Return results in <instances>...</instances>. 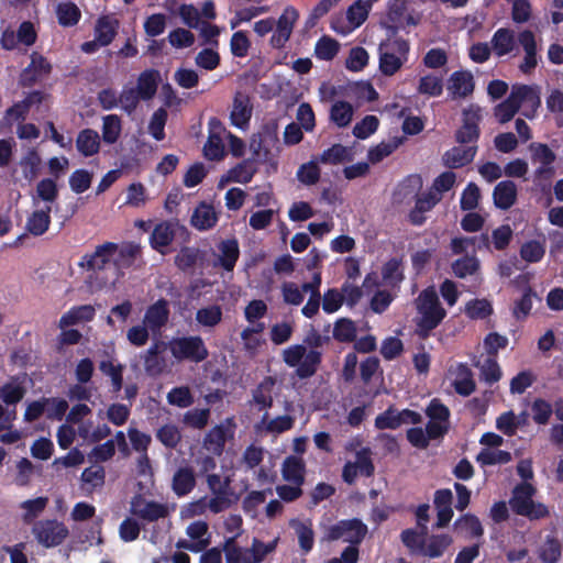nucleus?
I'll use <instances>...</instances> for the list:
<instances>
[{"label":"nucleus","instance_id":"obj_7","mask_svg":"<svg viewBox=\"0 0 563 563\" xmlns=\"http://www.w3.org/2000/svg\"><path fill=\"white\" fill-rule=\"evenodd\" d=\"M36 541L45 548H55L68 537V528L56 519L40 520L33 525Z\"/></svg>","mask_w":563,"mask_h":563},{"label":"nucleus","instance_id":"obj_63","mask_svg":"<svg viewBox=\"0 0 563 563\" xmlns=\"http://www.w3.org/2000/svg\"><path fill=\"white\" fill-rule=\"evenodd\" d=\"M156 438L167 449H175L181 440V434L175 424H164L157 430Z\"/></svg>","mask_w":563,"mask_h":563},{"label":"nucleus","instance_id":"obj_20","mask_svg":"<svg viewBox=\"0 0 563 563\" xmlns=\"http://www.w3.org/2000/svg\"><path fill=\"white\" fill-rule=\"evenodd\" d=\"M161 80V73L157 69H145L137 77L135 92H139L142 100H151L156 95Z\"/></svg>","mask_w":563,"mask_h":563},{"label":"nucleus","instance_id":"obj_47","mask_svg":"<svg viewBox=\"0 0 563 563\" xmlns=\"http://www.w3.org/2000/svg\"><path fill=\"white\" fill-rule=\"evenodd\" d=\"M340 44L336 40L323 35L321 36L314 46V55L321 60H332L339 53Z\"/></svg>","mask_w":563,"mask_h":563},{"label":"nucleus","instance_id":"obj_40","mask_svg":"<svg viewBox=\"0 0 563 563\" xmlns=\"http://www.w3.org/2000/svg\"><path fill=\"white\" fill-rule=\"evenodd\" d=\"M562 555L561 542L553 536H547L538 550V556L543 563H558Z\"/></svg>","mask_w":563,"mask_h":563},{"label":"nucleus","instance_id":"obj_24","mask_svg":"<svg viewBox=\"0 0 563 563\" xmlns=\"http://www.w3.org/2000/svg\"><path fill=\"white\" fill-rule=\"evenodd\" d=\"M76 148L84 157H91L100 151V135L90 128L78 132L76 137Z\"/></svg>","mask_w":563,"mask_h":563},{"label":"nucleus","instance_id":"obj_27","mask_svg":"<svg viewBox=\"0 0 563 563\" xmlns=\"http://www.w3.org/2000/svg\"><path fill=\"white\" fill-rule=\"evenodd\" d=\"M26 394L24 380L19 376H13L11 379L0 387V399L7 406H15L19 404Z\"/></svg>","mask_w":563,"mask_h":563},{"label":"nucleus","instance_id":"obj_12","mask_svg":"<svg viewBox=\"0 0 563 563\" xmlns=\"http://www.w3.org/2000/svg\"><path fill=\"white\" fill-rule=\"evenodd\" d=\"M481 109L478 107L471 106L468 109H465L463 111L462 126L455 133L456 142L461 144L476 142L481 134Z\"/></svg>","mask_w":563,"mask_h":563},{"label":"nucleus","instance_id":"obj_39","mask_svg":"<svg viewBox=\"0 0 563 563\" xmlns=\"http://www.w3.org/2000/svg\"><path fill=\"white\" fill-rule=\"evenodd\" d=\"M353 107L350 102L339 100L335 101L330 109V120L338 128H346L353 118Z\"/></svg>","mask_w":563,"mask_h":563},{"label":"nucleus","instance_id":"obj_35","mask_svg":"<svg viewBox=\"0 0 563 563\" xmlns=\"http://www.w3.org/2000/svg\"><path fill=\"white\" fill-rule=\"evenodd\" d=\"M227 442V429L218 424L210 429L203 439L205 448L216 455H221Z\"/></svg>","mask_w":563,"mask_h":563},{"label":"nucleus","instance_id":"obj_18","mask_svg":"<svg viewBox=\"0 0 563 563\" xmlns=\"http://www.w3.org/2000/svg\"><path fill=\"white\" fill-rule=\"evenodd\" d=\"M217 247L220 254L216 261V265L220 266L225 272H233L240 257L238 240L235 238L223 240Z\"/></svg>","mask_w":563,"mask_h":563},{"label":"nucleus","instance_id":"obj_13","mask_svg":"<svg viewBox=\"0 0 563 563\" xmlns=\"http://www.w3.org/2000/svg\"><path fill=\"white\" fill-rule=\"evenodd\" d=\"M131 511L134 516L148 522L157 521L169 515V510L166 505L154 500H145L141 497H135L132 500Z\"/></svg>","mask_w":563,"mask_h":563},{"label":"nucleus","instance_id":"obj_62","mask_svg":"<svg viewBox=\"0 0 563 563\" xmlns=\"http://www.w3.org/2000/svg\"><path fill=\"white\" fill-rule=\"evenodd\" d=\"M379 126V120L376 115L367 114L353 128V135L360 140H365L374 134Z\"/></svg>","mask_w":563,"mask_h":563},{"label":"nucleus","instance_id":"obj_64","mask_svg":"<svg viewBox=\"0 0 563 563\" xmlns=\"http://www.w3.org/2000/svg\"><path fill=\"white\" fill-rule=\"evenodd\" d=\"M368 58L369 55L364 47H352L345 59V67L351 71H361L368 64Z\"/></svg>","mask_w":563,"mask_h":563},{"label":"nucleus","instance_id":"obj_31","mask_svg":"<svg viewBox=\"0 0 563 563\" xmlns=\"http://www.w3.org/2000/svg\"><path fill=\"white\" fill-rule=\"evenodd\" d=\"M51 211L52 208L46 206L44 209L33 211L25 224V229L34 236L43 235L51 225Z\"/></svg>","mask_w":563,"mask_h":563},{"label":"nucleus","instance_id":"obj_41","mask_svg":"<svg viewBox=\"0 0 563 563\" xmlns=\"http://www.w3.org/2000/svg\"><path fill=\"white\" fill-rule=\"evenodd\" d=\"M452 542L453 540L449 534H432L429 538L428 544L424 543L421 553L431 559L440 558Z\"/></svg>","mask_w":563,"mask_h":563},{"label":"nucleus","instance_id":"obj_16","mask_svg":"<svg viewBox=\"0 0 563 563\" xmlns=\"http://www.w3.org/2000/svg\"><path fill=\"white\" fill-rule=\"evenodd\" d=\"M169 313L168 301L161 298L148 306L143 322L152 332H159L168 322Z\"/></svg>","mask_w":563,"mask_h":563},{"label":"nucleus","instance_id":"obj_1","mask_svg":"<svg viewBox=\"0 0 563 563\" xmlns=\"http://www.w3.org/2000/svg\"><path fill=\"white\" fill-rule=\"evenodd\" d=\"M416 309L420 318L417 321V333L426 339L446 317L438 294L433 287L423 289L416 299Z\"/></svg>","mask_w":563,"mask_h":563},{"label":"nucleus","instance_id":"obj_4","mask_svg":"<svg viewBox=\"0 0 563 563\" xmlns=\"http://www.w3.org/2000/svg\"><path fill=\"white\" fill-rule=\"evenodd\" d=\"M410 45L402 37L383 41L378 46L379 70L385 76L395 75L408 59Z\"/></svg>","mask_w":563,"mask_h":563},{"label":"nucleus","instance_id":"obj_10","mask_svg":"<svg viewBox=\"0 0 563 563\" xmlns=\"http://www.w3.org/2000/svg\"><path fill=\"white\" fill-rule=\"evenodd\" d=\"M52 65L46 57L33 52L31 63L22 70L20 75V85L25 88L34 86L52 73Z\"/></svg>","mask_w":563,"mask_h":563},{"label":"nucleus","instance_id":"obj_43","mask_svg":"<svg viewBox=\"0 0 563 563\" xmlns=\"http://www.w3.org/2000/svg\"><path fill=\"white\" fill-rule=\"evenodd\" d=\"M122 131V122L119 115L108 114L102 118V140L107 144H114Z\"/></svg>","mask_w":563,"mask_h":563},{"label":"nucleus","instance_id":"obj_22","mask_svg":"<svg viewBox=\"0 0 563 563\" xmlns=\"http://www.w3.org/2000/svg\"><path fill=\"white\" fill-rule=\"evenodd\" d=\"M218 222V214L212 205L200 202L190 219V224L198 231L212 229Z\"/></svg>","mask_w":563,"mask_h":563},{"label":"nucleus","instance_id":"obj_17","mask_svg":"<svg viewBox=\"0 0 563 563\" xmlns=\"http://www.w3.org/2000/svg\"><path fill=\"white\" fill-rule=\"evenodd\" d=\"M276 379L273 376H265L261 383L252 390L251 406H255L258 411H267L273 407V389Z\"/></svg>","mask_w":563,"mask_h":563},{"label":"nucleus","instance_id":"obj_49","mask_svg":"<svg viewBox=\"0 0 563 563\" xmlns=\"http://www.w3.org/2000/svg\"><path fill=\"white\" fill-rule=\"evenodd\" d=\"M222 309L218 305H211L197 310L196 321L202 327L214 328L222 321Z\"/></svg>","mask_w":563,"mask_h":563},{"label":"nucleus","instance_id":"obj_50","mask_svg":"<svg viewBox=\"0 0 563 563\" xmlns=\"http://www.w3.org/2000/svg\"><path fill=\"white\" fill-rule=\"evenodd\" d=\"M479 269V261L476 256L465 255L452 263V272L459 278L474 275Z\"/></svg>","mask_w":563,"mask_h":563},{"label":"nucleus","instance_id":"obj_57","mask_svg":"<svg viewBox=\"0 0 563 563\" xmlns=\"http://www.w3.org/2000/svg\"><path fill=\"white\" fill-rule=\"evenodd\" d=\"M401 141L395 139L389 142H380L374 147H371L367 154V158L372 164L382 162L387 156L391 155L400 145Z\"/></svg>","mask_w":563,"mask_h":563},{"label":"nucleus","instance_id":"obj_46","mask_svg":"<svg viewBox=\"0 0 563 563\" xmlns=\"http://www.w3.org/2000/svg\"><path fill=\"white\" fill-rule=\"evenodd\" d=\"M520 256L527 263H539L545 254L544 241L530 240L520 247Z\"/></svg>","mask_w":563,"mask_h":563},{"label":"nucleus","instance_id":"obj_37","mask_svg":"<svg viewBox=\"0 0 563 563\" xmlns=\"http://www.w3.org/2000/svg\"><path fill=\"white\" fill-rule=\"evenodd\" d=\"M56 15L59 25L71 27L78 24L81 18V11L74 2H60L56 7Z\"/></svg>","mask_w":563,"mask_h":563},{"label":"nucleus","instance_id":"obj_56","mask_svg":"<svg viewBox=\"0 0 563 563\" xmlns=\"http://www.w3.org/2000/svg\"><path fill=\"white\" fill-rule=\"evenodd\" d=\"M454 526L465 530L471 538H481L484 534V528L481 520L473 514L462 515L456 519Z\"/></svg>","mask_w":563,"mask_h":563},{"label":"nucleus","instance_id":"obj_5","mask_svg":"<svg viewBox=\"0 0 563 563\" xmlns=\"http://www.w3.org/2000/svg\"><path fill=\"white\" fill-rule=\"evenodd\" d=\"M168 345L172 355L179 362L200 363L209 355L208 349L199 335L175 338Z\"/></svg>","mask_w":563,"mask_h":563},{"label":"nucleus","instance_id":"obj_55","mask_svg":"<svg viewBox=\"0 0 563 563\" xmlns=\"http://www.w3.org/2000/svg\"><path fill=\"white\" fill-rule=\"evenodd\" d=\"M255 173L254 164L251 161L244 159L229 170V180L247 184L252 180Z\"/></svg>","mask_w":563,"mask_h":563},{"label":"nucleus","instance_id":"obj_54","mask_svg":"<svg viewBox=\"0 0 563 563\" xmlns=\"http://www.w3.org/2000/svg\"><path fill=\"white\" fill-rule=\"evenodd\" d=\"M465 313L470 319L483 320L493 313V306L487 299H473L466 303Z\"/></svg>","mask_w":563,"mask_h":563},{"label":"nucleus","instance_id":"obj_25","mask_svg":"<svg viewBox=\"0 0 563 563\" xmlns=\"http://www.w3.org/2000/svg\"><path fill=\"white\" fill-rule=\"evenodd\" d=\"M120 22L118 19L109 15H102L97 20L95 26V37L100 46H108L114 40Z\"/></svg>","mask_w":563,"mask_h":563},{"label":"nucleus","instance_id":"obj_6","mask_svg":"<svg viewBox=\"0 0 563 563\" xmlns=\"http://www.w3.org/2000/svg\"><path fill=\"white\" fill-rule=\"evenodd\" d=\"M367 532V526L361 519H343L329 527L327 539L329 541L342 539L350 544H361Z\"/></svg>","mask_w":563,"mask_h":563},{"label":"nucleus","instance_id":"obj_21","mask_svg":"<svg viewBox=\"0 0 563 563\" xmlns=\"http://www.w3.org/2000/svg\"><path fill=\"white\" fill-rule=\"evenodd\" d=\"M518 189L512 180L498 183L493 191V200L496 208L500 210L510 209L517 201Z\"/></svg>","mask_w":563,"mask_h":563},{"label":"nucleus","instance_id":"obj_59","mask_svg":"<svg viewBox=\"0 0 563 563\" xmlns=\"http://www.w3.org/2000/svg\"><path fill=\"white\" fill-rule=\"evenodd\" d=\"M91 181L92 173L84 168L74 170L68 179L71 191H74L77 195H80L88 190L91 186Z\"/></svg>","mask_w":563,"mask_h":563},{"label":"nucleus","instance_id":"obj_32","mask_svg":"<svg viewBox=\"0 0 563 563\" xmlns=\"http://www.w3.org/2000/svg\"><path fill=\"white\" fill-rule=\"evenodd\" d=\"M515 32L507 27L498 29L492 38V48L498 57L511 53L515 48Z\"/></svg>","mask_w":563,"mask_h":563},{"label":"nucleus","instance_id":"obj_30","mask_svg":"<svg viewBox=\"0 0 563 563\" xmlns=\"http://www.w3.org/2000/svg\"><path fill=\"white\" fill-rule=\"evenodd\" d=\"M448 89L451 95L455 97H467L474 90V79L468 71H454L450 77V84Z\"/></svg>","mask_w":563,"mask_h":563},{"label":"nucleus","instance_id":"obj_61","mask_svg":"<svg viewBox=\"0 0 563 563\" xmlns=\"http://www.w3.org/2000/svg\"><path fill=\"white\" fill-rule=\"evenodd\" d=\"M518 102L510 93L503 102L497 104L494 109V115L499 123L504 124L509 122L518 112Z\"/></svg>","mask_w":563,"mask_h":563},{"label":"nucleus","instance_id":"obj_2","mask_svg":"<svg viewBox=\"0 0 563 563\" xmlns=\"http://www.w3.org/2000/svg\"><path fill=\"white\" fill-rule=\"evenodd\" d=\"M537 494L534 485L528 482L517 484L511 492L509 507L514 514L528 518L530 521L540 520L550 516L547 505L533 499Z\"/></svg>","mask_w":563,"mask_h":563},{"label":"nucleus","instance_id":"obj_33","mask_svg":"<svg viewBox=\"0 0 563 563\" xmlns=\"http://www.w3.org/2000/svg\"><path fill=\"white\" fill-rule=\"evenodd\" d=\"M317 158L321 164L339 165L345 162H351L353 159V155L346 146L336 143L324 150Z\"/></svg>","mask_w":563,"mask_h":563},{"label":"nucleus","instance_id":"obj_19","mask_svg":"<svg viewBox=\"0 0 563 563\" xmlns=\"http://www.w3.org/2000/svg\"><path fill=\"white\" fill-rule=\"evenodd\" d=\"M197 485L195 471L190 466L178 467L172 478V490L177 497L190 494Z\"/></svg>","mask_w":563,"mask_h":563},{"label":"nucleus","instance_id":"obj_8","mask_svg":"<svg viewBox=\"0 0 563 563\" xmlns=\"http://www.w3.org/2000/svg\"><path fill=\"white\" fill-rule=\"evenodd\" d=\"M299 19L298 10L292 5H287L279 18L275 20L274 32L269 44L273 48L282 49L289 41L294 27Z\"/></svg>","mask_w":563,"mask_h":563},{"label":"nucleus","instance_id":"obj_23","mask_svg":"<svg viewBox=\"0 0 563 563\" xmlns=\"http://www.w3.org/2000/svg\"><path fill=\"white\" fill-rule=\"evenodd\" d=\"M514 99L518 102L520 108L522 104L531 108L532 114L525 112L527 118H533L534 112L541 104L539 91L537 88L528 85H515L511 89Z\"/></svg>","mask_w":563,"mask_h":563},{"label":"nucleus","instance_id":"obj_53","mask_svg":"<svg viewBox=\"0 0 563 563\" xmlns=\"http://www.w3.org/2000/svg\"><path fill=\"white\" fill-rule=\"evenodd\" d=\"M428 530L417 531L412 528L405 529L400 533L401 542L406 548L410 551H419L422 552L426 543V536Z\"/></svg>","mask_w":563,"mask_h":563},{"label":"nucleus","instance_id":"obj_11","mask_svg":"<svg viewBox=\"0 0 563 563\" xmlns=\"http://www.w3.org/2000/svg\"><path fill=\"white\" fill-rule=\"evenodd\" d=\"M118 251L119 246L117 243L106 242L98 245L92 253L85 254L79 262V266L87 271H101L112 262Z\"/></svg>","mask_w":563,"mask_h":563},{"label":"nucleus","instance_id":"obj_3","mask_svg":"<svg viewBox=\"0 0 563 563\" xmlns=\"http://www.w3.org/2000/svg\"><path fill=\"white\" fill-rule=\"evenodd\" d=\"M283 361L289 367H296V376L300 379L312 377L321 362L322 353L318 350H309L303 344H294L283 351Z\"/></svg>","mask_w":563,"mask_h":563},{"label":"nucleus","instance_id":"obj_60","mask_svg":"<svg viewBox=\"0 0 563 563\" xmlns=\"http://www.w3.org/2000/svg\"><path fill=\"white\" fill-rule=\"evenodd\" d=\"M369 10V3L363 0H356L349 7L346 11V18L354 27H358L366 21Z\"/></svg>","mask_w":563,"mask_h":563},{"label":"nucleus","instance_id":"obj_9","mask_svg":"<svg viewBox=\"0 0 563 563\" xmlns=\"http://www.w3.org/2000/svg\"><path fill=\"white\" fill-rule=\"evenodd\" d=\"M177 230L188 234L187 229L184 225H179L177 221L164 220L158 222L150 235L151 247L157 253L166 255L168 247L175 240Z\"/></svg>","mask_w":563,"mask_h":563},{"label":"nucleus","instance_id":"obj_48","mask_svg":"<svg viewBox=\"0 0 563 563\" xmlns=\"http://www.w3.org/2000/svg\"><path fill=\"white\" fill-rule=\"evenodd\" d=\"M382 277L386 285L396 286L404 279L401 260L393 257L382 267Z\"/></svg>","mask_w":563,"mask_h":563},{"label":"nucleus","instance_id":"obj_15","mask_svg":"<svg viewBox=\"0 0 563 563\" xmlns=\"http://www.w3.org/2000/svg\"><path fill=\"white\" fill-rule=\"evenodd\" d=\"M168 344L164 341L157 340L145 351L143 358L144 369L150 376H159L165 367L166 360L164 353Z\"/></svg>","mask_w":563,"mask_h":563},{"label":"nucleus","instance_id":"obj_52","mask_svg":"<svg viewBox=\"0 0 563 563\" xmlns=\"http://www.w3.org/2000/svg\"><path fill=\"white\" fill-rule=\"evenodd\" d=\"M319 163L320 162H318V158H316L300 165L297 170L298 180L306 186L316 185L319 181L321 175V170L318 165Z\"/></svg>","mask_w":563,"mask_h":563},{"label":"nucleus","instance_id":"obj_28","mask_svg":"<svg viewBox=\"0 0 563 563\" xmlns=\"http://www.w3.org/2000/svg\"><path fill=\"white\" fill-rule=\"evenodd\" d=\"M306 464L301 457L289 455L283 463V478L295 485L305 483Z\"/></svg>","mask_w":563,"mask_h":563},{"label":"nucleus","instance_id":"obj_51","mask_svg":"<svg viewBox=\"0 0 563 563\" xmlns=\"http://www.w3.org/2000/svg\"><path fill=\"white\" fill-rule=\"evenodd\" d=\"M81 481L88 486L87 490L92 493L96 488L104 485L106 471L100 465L87 467L81 473Z\"/></svg>","mask_w":563,"mask_h":563},{"label":"nucleus","instance_id":"obj_14","mask_svg":"<svg viewBox=\"0 0 563 563\" xmlns=\"http://www.w3.org/2000/svg\"><path fill=\"white\" fill-rule=\"evenodd\" d=\"M253 106L249 95L238 91L234 95L230 113L231 124L240 130H247L252 118Z\"/></svg>","mask_w":563,"mask_h":563},{"label":"nucleus","instance_id":"obj_26","mask_svg":"<svg viewBox=\"0 0 563 563\" xmlns=\"http://www.w3.org/2000/svg\"><path fill=\"white\" fill-rule=\"evenodd\" d=\"M477 153V146H454L443 155V163L449 168H461L470 164Z\"/></svg>","mask_w":563,"mask_h":563},{"label":"nucleus","instance_id":"obj_42","mask_svg":"<svg viewBox=\"0 0 563 563\" xmlns=\"http://www.w3.org/2000/svg\"><path fill=\"white\" fill-rule=\"evenodd\" d=\"M533 298H537V292L531 286H527L522 296L515 301L512 307V316L516 320H525L530 314Z\"/></svg>","mask_w":563,"mask_h":563},{"label":"nucleus","instance_id":"obj_36","mask_svg":"<svg viewBox=\"0 0 563 563\" xmlns=\"http://www.w3.org/2000/svg\"><path fill=\"white\" fill-rule=\"evenodd\" d=\"M41 163L42 159L37 150L30 148L19 162L24 179L27 181L34 180L40 174Z\"/></svg>","mask_w":563,"mask_h":563},{"label":"nucleus","instance_id":"obj_58","mask_svg":"<svg viewBox=\"0 0 563 563\" xmlns=\"http://www.w3.org/2000/svg\"><path fill=\"white\" fill-rule=\"evenodd\" d=\"M99 369L111 378L113 391L118 393L123 386V365H114L110 360L101 361Z\"/></svg>","mask_w":563,"mask_h":563},{"label":"nucleus","instance_id":"obj_45","mask_svg":"<svg viewBox=\"0 0 563 563\" xmlns=\"http://www.w3.org/2000/svg\"><path fill=\"white\" fill-rule=\"evenodd\" d=\"M268 412H264L260 424L264 426L265 430L269 433H283L294 427V418L291 416H278L272 420H268Z\"/></svg>","mask_w":563,"mask_h":563},{"label":"nucleus","instance_id":"obj_44","mask_svg":"<svg viewBox=\"0 0 563 563\" xmlns=\"http://www.w3.org/2000/svg\"><path fill=\"white\" fill-rule=\"evenodd\" d=\"M422 181L419 175H409L406 177L397 188V194L402 197H395L396 201L404 202L418 196Z\"/></svg>","mask_w":563,"mask_h":563},{"label":"nucleus","instance_id":"obj_29","mask_svg":"<svg viewBox=\"0 0 563 563\" xmlns=\"http://www.w3.org/2000/svg\"><path fill=\"white\" fill-rule=\"evenodd\" d=\"M205 254L198 247L195 246H183L174 258L175 266L184 272H190L195 269L199 262H202Z\"/></svg>","mask_w":563,"mask_h":563},{"label":"nucleus","instance_id":"obj_38","mask_svg":"<svg viewBox=\"0 0 563 563\" xmlns=\"http://www.w3.org/2000/svg\"><path fill=\"white\" fill-rule=\"evenodd\" d=\"M275 548L276 541L266 544L255 538L253 539L251 548L243 549V563H261L268 553L275 550Z\"/></svg>","mask_w":563,"mask_h":563},{"label":"nucleus","instance_id":"obj_34","mask_svg":"<svg viewBox=\"0 0 563 563\" xmlns=\"http://www.w3.org/2000/svg\"><path fill=\"white\" fill-rule=\"evenodd\" d=\"M357 335V328L353 320L350 318H339L334 322L332 336L340 343H352Z\"/></svg>","mask_w":563,"mask_h":563}]
</instances>
